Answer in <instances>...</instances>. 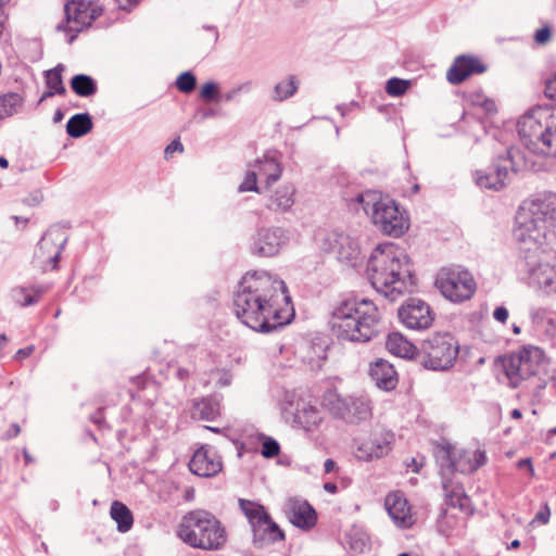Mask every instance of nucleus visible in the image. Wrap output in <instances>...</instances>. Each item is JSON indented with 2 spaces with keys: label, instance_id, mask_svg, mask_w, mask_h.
<instances>
[{
  "label": "nucleus",
  "instance_id": "obj_36",
  "mask_svg": "<svg viewBox=\"0 0 556 556\" xmlns=\"http://www.w3.org/2000/svg\"><path fill=\"white\" fill-rule=\"evenodd\" d=\"M23 103V98L17 92H8L0 96V119L12 116Z\"/></svg>",
  "mask_w": 556,
  "mask_h": 556
},
{
  "label": "nucleus",
  "instance_id": "obj_39",
  "mask_svg": "<svg viewBox=\"0 0 556 556\" xmlns=\"http://www.w3.org/2000/svg\"><path fill=\"white\" fill-rule=\"evenodd\" d=\"M457 523V517L453 514H450L446 508L441 507L437 519V531L441 535L448 538L455 530Z\"/></svg>",
  "mask_w": 556,
  "mask_h": 556
},
{
  "label": "nucleus",
  "instance_id": "obj_53",
  "mask_svg": "<svg viewBox=\"0 0 556 556\" xmlns=\"http://www.w3.org/2000/svg\"><path fill=\"white\" fill-rule=\"evenodd\" d=\"M551 518V509L547 503H544L540 510L536 513L533 521H538L542 525H545L549 521Z\"/></svg>",
  "mask_w": 556,
  "mask_h": 556
},
{
  "label": "nucleus",
  "instance_id": "obj_14",
  "mask_svg": "<svg viewBox=\"0 0 556 556\" xmlns=\"http://www.w3.org/2000/svg\"><path fill=\"white\" fill-rule=\"evenodd\" d=\"M321 249L326 253L334 254L340 263L351 267H356L362 260L358 241L343 232H327L321 240Z\"/></svg>",
  "mask_w": 556,
  "mask_h": 556
},
{
  "label": "nucleus",
  "instance_id": "obj_22",
  "mask_svg": "<svg viewBox=\"0 0 556 556\" xmlns=\"http://www.w3.org/2000/svg\"><path fill=\"white\" fill-rule=\"evenodd\" d=\"M369 375L376 386L383 391H392L399 383V376L394 366L383 358L370 364Z\"/></svg>",
  "mask_w": 556,
  "mask_h": 556
},
{
  "label": "nucleus",
  "instance_id": "obj_37",
  "mask_svg": "<svg viewBox=\"0 0 556 556\" xmlns=\"http://www.w3.org/2000/svg\"><path fill=\"white\" fill-rule=\"evenodd\" d=\"M299 88V80L295 75H289L287 80L276 84L274 88V99L283 101L292 97Z\"/></svg>",
  "mask_w": 556,
  "mask_h": 556
},
{
  "label": "nucleus",
  "instance_id": "obj_57",
  "mask_svg": "<svg viewBox=\"0 0 556 556\" xmlns=\"http://www.w3.org/2000/svg\"><path fill=\"white\" fill-rule=\"evenodd\" d=\"M89 420L97 425L98 428H102L105 424V418H104V408H99L97 409L94 413H92L89 417Z\"/></svg>",
  "mask_w": 556,
  "mask_h": 556
},
{
  "label": "nucleus",
  "instance_id": "obj_51",
  "mask_svg": "<svg viewBox=\"0 0 556 556\" xmlns=\"http://www.w3.org/2000/svg\"><path fill=\"white\" fill-rule=\"evenodd\" d=\"M533 38L538 45H546L552 38V28L548 25H544L534 33Z\"/></svg>",
  "mask_w": 556,
  "mask_h": 556
},
{
  "label": "nucleus",
  "instance_id": "obj_54",
  "mask_svg": "<svg viewBox=\"0 0 556 556\" xmlns=\"http://www.w3.org/2000/svg\"><path fill=\"white\" fill-rule=\"evenodd\" d=\"M66 243H67V238L65 237L59 243L56 252L52 256L49 257L48 262L51 264L52 269L58 268V263L61 258V253H62L63 249L65 248Z\"/></svg>",
  "mask_w": 556,
  "mask_h": 556
},
{
  "label": "nucleus",
  "instance_id": "obj_32",
  "mask_svg": "<svg viewBox=\"0 0 556 556\" xmlns=\"http://www.w3.org/2000/svg\"><path fill=\"white\" fill-rule=\"evenodd\" d=\"M92 128V116L87 112L74 114L66 123V134L74 139L86 136Z\"/></svg>",
  "mask_w": 556,
  "mask_h": 556
},
{
  "label": "nucleus",
  "instance_id": "obj_1",
  "mask_svg": "<svg viewBox=\"0 0 556 556\" xmlns=\"http://www.w3.org/2000/svg\"><path fill=\"white\" fill-rule=\"evenodd\" d=\"M290 302L283 280L267 271H248L238 283L232 305L236 317L250 329L260 333L281 330L294 317L292 311L287 317L281 315L278 299Z\"/></svg>",
  "mask_w": 556,
  "mask_h": 556
},
{
  "label": "nucleus",
  "instance_id": "obj_18",
  "mask_svg": "<svg viewBox=\"0 0 556 556\" xmlns=\"http://www.w3.org/2000/svg\"><path fill=\"white\" fill-rule=\"evenodd\" d=\"M188 467L193 475L211 478L222 471L223 463L216 453L211 452L210 445H203L193 453Z\"/></svg>",
  "mask_w": 556,
  "mask_h": 556
},
{
  "label": "nucleus",
  "instance_id": "obj_8",
  "mask_svg": "<svg viewBox=\"0 0 556 556\" xmlns=\"http://www.w3.org/2000/svg\"><path fill=\"white\" fill-rule=\"evenodd\" d=\"M459 345L450 332H437L420 341L417 365L427 370L445 371L452 368L457 359Z\"/></svg>",
  "mask_w": 556,
  "mask_h": 556
},
{
  "label": "nucleus",
  "instance_id": "obj_43",
  "mask_svg": "<svg viewBox=\"0 0 556 556\" xmlns=\"http://www.w3.org/2000/svg\"><path fill=\"white\" fill-rule=\"evenodd\" d=\"M199 98L204 102H219L220 88L216 81L210 80L202 85Z\"/></svg>",
  "mask_w": 556,
  "mask_h": 556
},
{
  "label": "nucleus",
  "instance_id": "obj_6",
  "mask_svg": "<svg viewBox=\"0 0 556 556\" xmlns=\"http://www.w3.org/2000/svg\"><path fill=\"white\" fill-rule=\"evenodd\" d=\"M556 220V193L542 192L531 201H525L517 211L515 216V226H517V235L523 238L522 231H530L536 238L540 233L554 227Z\"/></svg>",
  "mask_w": 556,
  "mask_h": 556
},
{
  "label": "nucleus",
  "instance_id": "obj_29",
  "mask_svg": "<svg viewBox=\"0 0 556 556\" xmlns=\"http://www.w3.org/2000/svg\"><path fill=\"white\" fill-rule=\"evenodd\" d=\"M46 292L47 288L41 285L30 287L16 286L11 289L10 295L17 305L28 307L37 304Z\"/></svg>",
  "mask_w": 556,
  "mask_h": 556
},
{
  "label": "nucleus",
  "instance_id": "obj_17",
  "mask_svg": "<svg viewBox=\"0 0 556 556\" xmlns=\"http://www.w3.org/2000/svg\"><path fill=\"white\" fill-rule=\"evenodd\" d=\"M488 71V65L480 58L471 54L456 56L447 70L446 79L450 84L458 86L472 75H480Z\"/></svg>",
  "mask_w": 556,
  "mask_h": 556
},
{
  "label": "nucleus",
  "instance_id": "obj_26",
  "mask_svg": "<svg viewBox=\"0 0 556 556\" xmlns=\"http://www.w3.org/2000/svg\"><path fill=\"white\" fill-rule=\"evenodd\" d=\"M65 71V65L62 63L56 64L53 68L43 72L45 84L47 90L39 98L37 105H40L46 99L54 96H65L66 88L63 83L62 73Z\"/></svg>",
  "mask_w": 556,
  "mask_h": 556
},
{
  "label": "nucleus",
  "instance_id": "obj_31",
  "mask_svg": "<svg viewBox=\"0 0 556 556\" xmlns=\"http://www.w3.org/2000/svg\"><path fill=\"white\" fill-rule=\"evenodd\" d=\"M64 9L87 15L97 21L104 13V5L100 0H65Z\"/></svg>",
  "mask_w": 556,
  "mask_h": 556
},
{
  "label": "nucleus",
  "instance_id": "obj_10",
  "mask_svg": "<svg viewBox=\"0 0 556 556\" xmlns=\"http://www.w3.org/2000/svg\"><path fill=\"white\" fill-rule=\"evenodd\" d=\"M441 294L453 303L470 300L477 290L472 274L460 266L442 268L435 279Z\"/></svg>",
  "mask_w": 556,
  "mask_h": 556
},
{
  "label": "nucleus",
  "instance_id": "obj_25",
  "mask_svg": "<svg viewBox=\"0 0 556 556\" xmlns=\"http://www.w3.org/2000/svg\"><path fill=\"white\" fill-rule=\"evenodd\" d=\"M321 421L320 413L316 406L302 399L294 404L293 427L311 431Z\"/></svg>",
  "mask_w": 556,
  "mask_h": 556
},
{
  "label": "nucleus",
  "instance_id": "obj_45",
  "mask_svg": "<svg viewBox=\"0 0 556 556\" xmlns=\"http://www.w3.org/2000/svg\"><path fill=\"white\" fill-rule=\"evenodd\" d=\"M409 86V80L397 77H391L390 79L387 80L386 91L391 97H401L407 91Z\"/></svg>",
  "mask_w": 556,
  "mask_h": 556
},
{
  "label": "nucleus",
  "instance_id": "obj_47",
  "mask_svg": "<svg viewBox=\"0 0 556 556\" xmlns=\"http://www.w3.org/2000/svg\"><path fill=\"white\" fill-rule=\"evenodd\" d=\"M505 368H506V375L509 379H514V378H521L523 379L525 378V370L526 369V366L523 364H519L517 361H516V355H511L508 363L505 365Z\"/></svg>",
  "mask_w": 556,
  "mask_h": 556
},
{
  "label": "nucleus",
  "instance_id": "obj_62",
  "mask_svg": "<svg viewBox=\"0 0 556 556\" xmlns=\"http://www.w3.org/2000/svg\"><path fill=\"white\" fill-rule=\"evenodd\" d=\"M35 351V346L34 345H27L25 348H22L20 350L16 351V353L14 354V358L16 361H21V359H24V358H27L29 357Z\"/></svg>",
  "mask_w": 556,
  "mask_h": 556
},
{
  "label": "nucleus",
  "instance_id": "obj_3",
  "mask_svg": "<svg viewBox=\"0 0 556 556\" xmlns=\"http://www.w3.org/2000/svg\"><path fill=\"white\" fill-rule=\"evenodd\" d=\"M328 324L333 336L351 342H369L380 332L379 312L369 300H343L332 311Z\"/></svg>",
  "mask_w": 556,
  "mask_h": 556
},
{
  "label": "nucleus",
  "instance_id": "obj_56",
  "mask_svg": "<svg viewBox=\"0 0 556 556\" xmlns=\"http://www.w3.org/2000/svg\"><path fill=\"white\" fill-rule=\"evenodd\" d=\"M481 108L486 115L493 114L497 112L496 104L494 100L486 97V99H482L481 103L478 105Z\"/></svg>",
  "mask_w": 556,
  "mask_h": 556
},
{
  "label": "nucleus",
  "instance_id": "obj_64",
  "mask_svg": "<svg viewBox=\"0 0 556 556\" xmlns=\"http://www.w3.org/2000/svg\"><path fill=\"white\" fill-rule=\"evenodd\" d=\"M119 10L130 12L135 7L138 5L136 0H114Z\"/></svg>",
  "mask_w": 556,
  "mask_h": 556
},
{
  "label": "nucleus",
  "instance_id": "obj_48",
  "mask_svg": "<svg viewBox=\"0 0 556 556\" xmlns=\"http://www.w3.org/2000/svg\"><path fill=\"white\" fill-rule=\"evenodd\" d=\"M257 172L256 170H248L244 177V180L240 184L238 191L239 192H245V191H253V192H260L258 186H257Z\"/></svg>",
  "mask_w": 556,
  "mask_h": 556
},
{
  "label": "nucleus",
  "instance_id": "obj_61",
  "mask_svg": "<svg viewBox=\"0 0 556 556\" xmlns=\"http://www.w3.org/2000/svg\"><path fill=\"white\" fill-rule=\"evenodd\" d=\"M516 467L518 469H523V468H527L530 476L531 477H534V468H533V463H532V458L531 457H526V458H521L519 459L517 463H516Z\"/></svg>",
  "mask_w": 556,
  "mask_h": 556
},
{
  "label": "nucleus",
  "instance_id": "obj_30",
  "mask_svg": "<svg viewBox=\"0 0 556 556\" xmlns=\"http://www.w3.org/2000/svg\"><path fill=\"white\" fill-rule=\"evenodd\" d=\"M254 167L257 169L258 175L265 177L267 187L276 182L282 173L280 163L269 153H265L263 159L255 160Z\"/></svg>",
  "mask_w": 556,
  "mask_h": 556
},
{
  "label": "nucleus",
  "instance_id": "obj_58",
  "mask_svg": "<svg viewBox=\"0 0 556 556\" xmlns=\"http://www.w3.org/2000/svg\"><path fill=\"white\" fill-rule=\"evenodd\" d=\"M508 316V309L503 305L497 306L493 312V318L502 324H505L507 321Z\"/></svg>",
  "mask_w": 556,
  "mask_h": 556
},
{
  "label": "nucleus",
  "instance_id": "obj_27",
  "mask_svg": "<svg viewBox=\"0 0 556 556\" xmlns=\"http://www.w3.org/2000/svg\"><path fill=\"white\" fill-rule=\"evenodd\" d=\"M90 17L76 13L74 11L64 9V18L55 26L58 33L66 35H78L92 26Z\"/></svg>",
  "mask_w": 556,
  "mask_h": 556
},
{
  "label": "nucleus",
  "instance_id": "obj_21",
  "mask_svg": "<svg viewBox=\"0 0 556 556\" xmlns=\"http://www.w3.org/2000/svg\"><path fill=\"white\" fill-rule=\"evenodd\" d=\"M442 489L444 491V503L448 507L457 508L468 517L473 516L476 508L462 484L453 485L452 479H445L442 481Z\"/></svg>",
  "mask_w": 556,
  "mask_h": 556
},
{
  "label": "nucleus",
  "instance_id": "obj_24",
  "mask_svg": "<svg viewBox=\"0 0 556 556\" xmlns=\"http://www.w3.org/2000/svg\"><path fill=\"white\" fill-rule=\"evenodd\" d=\"M289 520L294 527L309 531L316 526L318 515L308 501H293L290 506Z\"/></svg>",
  "mask_w": 556,
  "mask_h": 556
},
{
  "label": "nucleus",
  "instance_id": "obj_35",
  "mask_svg": "<svg viewBox=\"0 0 556 556\" xmlns=\"http://www.w3.org/2000/svg\"><path fill=\"white\" fill-rule=\"evenodd\" d=\"M71 89L83 98L92 97L98 92V84L94 78L87 74H76L70 80Z\"/></svg>",
  "mask_w": 556,
  "mask_h": 556
},
{
  "label": "nucleus",
  "instance_id": "obj_11",
  "mask_svg": "<svg viewBox=\"0 0 556 556\" xmlns=\"http://www.w3.org/2000/svg\"><path fill=\"white\" fill-rule=\"evenodd\" d=\"M290 242V232L280 226H261L249 239L248 250L252 256L260 258L275 257Z\"/></svg>",
  "mask_w": 556,
  "mask_h": 556
},
{
  "label": "nucleus",
  "instance_id": "obj_44",
  "mask_svg": "<svg viewBox=\"0 0 556 556\" xmlns=\"http://www.w3.org/2000/svg\"><path fill=\"white\" fill-rule=\"evenodd\" d=\"M262 440L261 455L264 458L271 459L280 454V444L271 437L261 434Z\"/></svg>",
  "mask_w": 556,
  "mask_h": 556
},
{
  "label": "nucleus",
  "instance_id": "obj_13",
  "mask_svg": "<svg viewBox=\"0 0 556 556\" xmlns=\"http://www.w3.org/2000/svg\"><path fill=\"white\" fill-rule=\"evenodd\" d=\"M371 213L374 225L384 235L393 238L402 237L409 228L406 212L392 199L386 198L384 203Z\"/></svg>",
  "mask_w": 556,
  "mask_h": 556
},
{
  "label": "nucleus",
  "instance_id": "obj_19",
  "mask_svg": "<svg viewBox=\"0 0 556 556\" xmlns=\"http://www.w3.org/2000/svg\"><path fill=\"white\" fill-rule=\"evenodd\" d=\"M434 455L440 467L439 473L444 481L452 479L455 472H460L463 458L467 457V451L463 450L455 455L453 445L446 442L437 446Z\"/></svg>",
  "mask_w": 556,
  "mask_h": 556
},
{
  "label": "nucleus",
  "instance_id": "obj_40",
  "mask_svg": "<svg viewBox=\"0 0 556 556\" xmlns=\"http://www.w3.org/2000/svg\"><path fill=\"white\" fill-rule=\"evenodd\" d=\"M488 462L486 453L482 450H476L473 452V458L470 457V453L467 451V463L463 464L460 473H473L479 468L484 466Z\"/></svg>",
  "mask_w": 556,
  "mask_h": 556
},
{
  "label": "nucleus",
  "instance_id": "obj_52",
  "mask_svg": "<svg viewBox=\"0 0 556 556\" xmlns=\"http://www.w3.org/2000/svg\"><path fill=\"white\" fill-rule=\"evenodd\" d=\"M544 94L556 102V73L545 81Z\"/></svg>",
  "mask_w": 556,
  "mask_h": 556
},
{
  "label": "nucleus",
  "instance_id": "obj_42",
  "mask_svg": "<svg viewBox=\"0 0 556 556\" xmlns=\"http://www.w3.org/2000/svg\"><path fill=\"white\" fill-rule=\"evenodd\" d=\"M175 86L180 92L190 94L197 87V77L191 71L182 72L177 76Z\"/></svg>",
  "mask_w": 556,
  "mask_h": 556
},
{
  "label": "nucleus",
  "instance_id": "obj_41",
  "mask_svg": "<svg viewBox=\"0 0 556 556\" xmlns=\"http://www.w3.org/2000/svg\"><path fill=\"white\" fill-rule=\"evenodd\" d=\"M364 448L369 450L367 455L365 456L366 460H371L374 458H381L382 456L387 455L390 446L389 442H379L376 440H371L369 442H366L363 444V447L359 450L363 451Z\"/></svg>",
  "mask_w": 556,
  "mask_h": 556
},
{
  "label": "nucleus",
  "instance_id": "obj_4",
  "mask_svg": "<svg viewBox=\"0 0 556 556\" xmlns=\"http://www.w3.org/2000/svg\"><path fill=\"white\" fill-rule=\"evenodd\" d=\"M177 535L189 546L204 551L222 549L227 542L220 520L203 509L186 514L177 528Z\"/></svg>",
  "mask_w": 556,
  "mask_h": 556
},
{
  "label": "nucleus",
  "instance_id": "obj_5",
  "mask_svg": "<svg viewBox=\"0 0 556 556\" xmlns=\"http://www.w3.org/2000/svg\"><path fill=\"white\" fill-rule=\"evenodd\" d=\"M518 135L528 150L556 157V113L536 106L518 122Z\"/></svg>",
  "mask_w": 556,
  "mask_h": 556
},
{
  "label": "nucleus",
  "instance_id": "obj_2",
  "mask_svg": "<svg viewBox=\"0 0 556 556\" xmlns=\"http://www.w3.org/2000/svg\"><path fill=\"white\" fill-rule=\"evenodd\" d=\"M367 275L375 290L392 302L417 286L410 257L393 242L375 248L367 262Z\"/></svg>",
  "mask_w": 556,
  "mask_h": 556
},
{
  "label": "nucleus",
  "instance_id": "obj_20",
  "mask_svg": "<svg viewBox=\"0 0 556 556\" xmlns=\"http://www.w3.org/2000/svg\"><path fill=\"white\" fill-rule=\"evenodd\" d=\"M386 509L391 519L401 528L409 529L413 523L410 506L402 492H392L386 497Z\"/></svg>",
  "mask_w": 556,
  "mask_h": 556
},
{
  "label": "nucleus",
  "instance_id": "obj_9",
  "mask_svg": "<svg viewBox=\"0 0 556 556\" xmlns=\"http://www.w3.org/2000/svg\"><path fill=\"white\" fill-rule=\"evenodd\" d=\"M239 507L249 521L252 545L256 549H263L286 540L285 531L273 520L264 505L239 498Z\"/></svg>",
  "mask_w": 556,
  "mask_h": 556
},
{
  "label": "nucleus",
  "instance_id": "obj_16",
  "mask_svg": "<svg viewBox=\"0 0 556 556\" xmlns=\"http://www.w3.org/2000/svg\"><path fill=\"white\" fill-rule=\"evenodd\" d=\"M523 238L519 237L517 235V226L514 227V238L519 243V261L523 263L525 269L528 273H534L535 269L540 266V252L541 247L544 244L546 239V233H540V236L536 238L534 233L532 232V229L530 231H523Z\"/></svg>",
  "mask_w": 556,
  "mask_h": 556
},
{
  "label": "nucleus",
  "instance_id": "obj_33",
  "mask_svg": "<svg viewBox=\"0 0 556 556\" xmlns=\"http://www.w3.org/2000/svg\"><path fill=\"white\" fill-rule=\"evenodd\" d=\"M295 188L292 185H286L278 188L270 197L267 207L271 211H288L294 203Z\"/></svg>",
  "mask_w": 556,
  "mask_h": 556
},
{
  "label": "nucleus",
  "instance_id": "obj_55",
  "mask_svg": "<svg viewBox=\"0 0 556 556\" xmlns=\"http://www.w3.org/2000/svg\"><path fill=\"white\" fill-rule=\"evenodd\" d=\"M219 372V378L216 381V384L219 388L228 387L231 384L232 381V375L229 370L223 369Z\"/></svg>",
  "mask_w": 556,
  "mask_h": 556
},
{
  "label": "nucleus",
  "instance_id": "obj_49",
  "mask_svg": "<svg viewBox=\"0 0 556 556\" xmlns=\"http://www.w3.org/2000/svg\"><path fill=\"white\" fill-rule=\"evenodd\" d=\"M530 317L532 323L536 326H543L545 321H547L548 325L554 326L555 323L553 318L548 317V309L544 307L532 308L530 311Z\"/></svg>",
  "mask_w": 556,
  "mask_h": 556
},
{
  "label": "nucleus",
  "instance_id": "obj_59",
  "mask_svg": "<svg viewBox=\"0 0 556 556\" xmlns=\"http://www.w3.org/2000/svg\"><path fill=\"white\" fill-rule=\"evenodd\" d=\"M312 348L315 351V354L318 358L325 359L327 357L326 351L328 349V344L325 341H321L319 343L313 341Z\"/></svg>",
  "mask_w": 556,
  "mask_h": 556
},
{
  "label": "nucleus",
  "instance_id": "obj_63",
  "mask_svg": "<svg viewBox=\"0 0 556 556\" xmlns=\"http://www.w3.org/2000/svg\"><path fill=\"white\" fill-rule=\"evenodd\" d=\"M42 194L40 191H35L30 193L27 198L23 200V202L27 205L34 206L38 205L42 201Z\"/></svg>",
  "mask_w": 556,
  "mask_h": 556
},
{
  "label": "nucleus",
  "instance_id": "obj_60",
  "mask_svg": "<svg viewBox=\"0 0 556 556\" xmlns=\"http://www.w3.org/2000/svg\"><path fill=\"white\" fill-rule=\"evenodd\" d=\"M184 151V146L181 143V141L179 140V138L177 139H174L166 148H165V156L167 157L168 155L173 154L174 152H182Z\"/></svg>",
  "mask_w": 556,
  "mask_h": 556
},
{
  "label": "nucleus",
  "instance_id": "obj_38",
  "mask_svg": "<svg viewBox=\"0 0 556 556\" xmlns=\"http://www.w3.org/2000/svg\"><path fill=\"white\" fill-rule=\"evenodd\" d=\"M543 357V351L538 346H522L518 354H516V361L519 364H523L529 374H532V363L538 364Z\"/></svg>",
  "mask_w": 556,
  "mask_h": 556
},
{
  "label": "nucleus",
  "instance_id": "obj_12",
  "mask_svg": "<svg viewBox=\"0 0 556 556\" xmlns=\"http://www.w3.org/2000/svg\"><path fill=\"white\" fill-rule=\"evenodd\" d=\"M514 148L507 147L503 153L495 155L485 169H477L475 181L480 188L502 190L509 182L510 173H516Z\"/></svg>",
  "mask_w": 556,
  "mask_h": 556
},
{
  "label": "nucleus",
  "instance_id": "obj_15",
  "mask_svg": "<svg viewBox=\"0 0 556 556\" xmlns=\"http://www.w3.org/2000/svg\"><path fill=\"white\" fill-rule=\"evenodd\" d=\"M397 316L401 323L408 329L424 330L432 326L434 313L422 300L408 298L399 307Z\"/></svg>",
  "mask_w": 556,
  "mask_h": 556
},
{
  "label": "nucleus",
  "instance_id": "obj_7",
  "mask_svg": "<svg viewBox=\"0 0 556 556\" xmlns=\"http://www.w3.org/2000/svg\"><path fill=\"white\" fill-rule=\"evenodd\" d=\"M321 406L334 419L349 425H359L372 415V403L367 395L342 394L337 387H328L323 392Z\"/></svg>",
  "mask_w": 556,
  "mask_h": 556
},
{
  "label": "nucleus",
  "instance_id": "obj_34",
  "mask_svg": "<svg viewBox=\"0 0 556 556\" xmlns=\"http://www.w3.org/2000/svg\"><path fill=\"white\" fill-rule=\"evenodd\" d=\"M110 515L122 533L129 531L134 525L131 510L122 502L114 501L110 508Z\"/></svg>",
  "mask_w": 556,
  "mask_h": 556
},
{
  "label": "nucleus",
  "instance_id": "obj_28",
  "mask_svg": "<svg viewBox=\"0 0 556 556\" xmlns=\"http://www.w3.org/2000/svg\"><path fill=\"white\" fill-rule=\"evenodd\" d=\"M386 346L391 354L402 358L414 359L417 363L419 345L408 341L402 333L390 332L387 336Z\"/></svg>",
  "mask_w": 556,
  "mask_h": 556
},
{
  "label": "nucleus",
  "instance_id": "obj_50",
  "mask_svg": "<svg viewBox=\"0 0 556 556\" xmlns=\"http://www.w3.org/2000/svg\"><path fill=\"white\" fill-rule=\"evenodd\" d=\"M204 429H206L208 431H212L214 433H219V434L225 435L228 440H230L232 443L236 444V446L238 448V455L239 456L242 455V450L244 447L243 442L239 441L238 439L231 438L228 434V430H229L228 428H218V427L205 426Z\"/></svg>",
  "mask_w": 556,
  "mask_h": 556
},
{
  "label": "nucleus",
  "instance_id": "obj_23",
  "mask_svg": "<svg viewBox=\"0 0 556 556\" xmlns=\"http://www.w3.org/2000/svg\"><path fill=\"white\" fill-rule=\"evenodd\" d=\"M223 395L213 393L200 399H194L191 406V417L194 420L213 421L220 416V402Z\"/></svg>",
  "mask_w": 556,
  "mask_h": 556
},
{
  "label": "nucleus",
  "instance_id": "obj_46",
  "mask_svg": "<svg viewBox=\"0 0 556 556\" xmlns=\"http://www.w3.org/2000/svg\"><path fill=\"white\" fill-rule=\"evenodd\" d=\"M386 199H383L379 193L375 191H366V199L362 204V208L367 215L371 216L374 210L381 206V203H384Z\"/></svg>",
  "mask_w": 556,
  "mask_h": 556
}]
</instances>
